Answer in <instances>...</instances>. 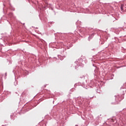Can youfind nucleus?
Masks as SVG:
<instances>
[{"instance_id":"f257e3e1","label":"nucleus","mask_w":126,"mask_h":126,"mask_svg":"<svg viewBox=\"0 0 126 126\" xmlns=\"http://www.w3.org/2000/svg\"><path fill=\"white\" fill-rule=\"evenodd\" d=\"M125 5L124 4H122L121 6V9L122 10V11H124V10H125Z\"/></svg>"}]
</instances>
